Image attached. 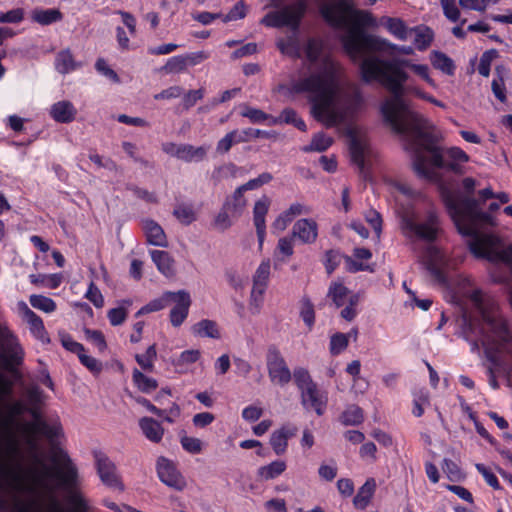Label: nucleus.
<instances>
[{"label":"nucleus","mask_w":512,"mask_h":512,"mask_svg":"<svg viewBox=\"0 0 512 512\" xmlns=\"http://www.w3.org/2000/svg\"><path fill=\"white\" fill-rule=\"evenodd\" d=\"M350 334L336 333L330 340V352L333 355L340 354L348 346Z\"/></svg>","instance_id":"obj_44"},{"label":"nucleus","mask_w":512,"mask_h":512,"mask_svg":"<svg viewBox=\"0 0 512 512\" xmlns=\"http://www.w3.org/2000/svg\"><path fill=\"white\" fill-rule=\"evenodd\" d=\"M94 458L97 473L102 481L108 487L116 488L120 491L124 490V485L120 477L116 473V465L103 452H94Z\"/></svg>","instance_id":"obj_13"},{"label":"nucleus","mask_w":512,"mask_h":512,"mask_svg":"<svg viewBox=\"0 0 512 512\" xmlns=\"http://www.w3.org/2000/svg\"><path fill=\"white\" fill-rule=\"evenodd\" d=\"M271 4L279 9L268 13L262 23L268 29L288 27L296 30L307 10L306 0H296L289 5H283L284 0H270Z\"/></svg>","instance_id":"obj_8"},{"label":"nucleus","mask_w":512,"mask_h":512,"mask_svg":"<svg viewBox=\"0 0 512 512\" xmlns=\"http://www.w3.org/2000/svg\"><path fill=\"white\" fill-rule=\"evenodd\" d=\"M170 302H174L175 306L170 311V321L174 327L180 326L187 318L189 307L191 305L190 294L185 290L177 292H167Z\"/></svg>","instance_id":"obj_15"},{"label":"nucleus","mask_w":512,"mask_h":512,"mask_svg":"<svg viewBox=\"0 0 512 512\" xmlns=\"http://www.w3.org/2000/svg\"><path fill=\"white\" fill-rule=\"evenodd\" d=\"M243 194L244 191L239 186L234 191L233 195L228 197L224 202L225 209H230V214L231 217L233 218H238L242 214L247 204V200L245 199Z\"/></svg>","instance_id":"obj_28"},{"label":"nucleus","mask_w":512,"mask_h":512,"mask_svg":"<svg viewBox=\"0 0 512 512\" xmlns=\"http://www.w3.org/2000/svg\"><path fill=\"white\" fill-rule=\"evenodd\" d=\"M139 427L145 437L153 442L159 443L164 435V428L161 423L151 417H142L139 420Z\"/></svg>","instance_id":"obj_23"},{"label":"nucleus","mask_w":512,"mask_h":512,"mask_svg":"<svg viewBox=\"0 0 512 512\" xmlns=\"http://www.w3.org/2000/svg\"><path fill=\"white\" fill-rule=\"evenodd\" d=\"M205 90L203 88H199L196 90H189L188 92H183L182 98V107L184 110H189L192 108L199 100L204 97Z\"/></svg>","instance_id":"obj_46"},{"label":"nucleus","mask_w":512,"mask_h":512,"mask_svg":"<svg viewBox=\"0 0 512 512\" xmlns=\"http://www.w3.org/2000/svg\"><path fill=\"white\" fill-rule=\"evenodd\" d=\"M183 94V88L181 86L175 85L171 86L167 89L162 90L160 93L154 95L155 100H169L178 98Z\"/></svg>","instance_id":"obj_57"},{"label":"nucleus","mask_w":512,"mask_h":512,"mask_svg":"<svg viewBox=\"0 0 512 512\" xmlns=\"http://www.w3.org/2000/svg\"><path fill=\"white\" fill-rule=\"evenodd\" d=\"M301 400L306 409H313L319 416L324 413L327 398L316 384L301 391Z\"/></svg>","instance_id":"obj_17"},{"label":"nucleus","mask_w":512,"mask_h":512,"mask_svg":"<svg viewBox=\"0 0 512 512\" xmlns=\"http://www.w3.org/2000/svg\"><path fill=\"white\" fill-rule=\"evenodd\" d=\"M13 393V383L0 373V402ZM28 406L21 400H15L7 406L8 413L3 415L0 411V487L10 481L4 473V468L13 472L22 473L21 464L16 461L20 448L14 433L16 418L27 413Z\"/></svg>","instance_id":"obj_6"},{"label":"nucleus","mask_w":512,"mask_h":512,"mask_svg":"<svg viewBox=\"0 0 512 512\" xmlns=\"http://www.w3.org/2000/svg\"><path fill=\"white\" fill-rule=\"evenodd\" d=\"M187 68L186 60L183 56H175L170 58L161 68L166 73H180Z\"/></svg>","instance_id":"obj_45"},{"label":"nucleus","mask_w":512,"mask_h":512,"mask_svg":"<svg viewBox=\"0 0 512 512\" xmlns=\"http://www.w3.org/2000/svg\"><path fill=\"white\" fill-rule=\"evenodd\" d=\"M25 317L30 325L31 332L42 342L49 343L50 339L45 331L42 319L25 304Z\"/></svg>","instance_id":"obj_27"},{"label":"nucleus","mask_w":512,"mask_h":512,"mask_svg":"<svg viewBox=\"0 0 512 512\" xmlns=\"http://www.w3.org/2000/svg\"><path fill=\"white\" fill-rule=\"evenodd\" d=\"M297 429L295 427H281L274 431L270 436V444L277 455L285 453L288 445V439L296 434Z\"/></svg>","instance_id":"obj_21"},{"label":"nucleus","mask_w":512,"mask_h":512,"mask_svg":"<svg viewBox=\"0 0 512 512\" xmlns=\"http://www.w3.org/2000/svg\"><path fill=\"white\" fill-rule=\"evenodd\" d=\"M349 137V151L352 162L357 165L361 178L365 181L370 179V174L366 164V157L369 153L367 141L358 135L354 129L347 130Z\"/></svg>","instance_id":"obj_12"},{"label":"nucleus","mask_w":512,"mask_h":512,"mask_svg":"<svg viewBox=\"0 0 512 512\" xmlns=\"http://www.w3.org/2000/svg\"><path fill=\"white\" fill-rule=\"evenodd\" d=\"M498 0H459V5L466 10L484 12L491 3Z\"/></svg>","instance_id":"obj_47"},{"label":"nucleus","mask_w":512,"mask_h":512,"mask_svg":"<svg viewBox=\"0 0 512 512\" xmlns=\"http://www.w3.org/2000/svg\"><path fill=\"white\" fill-rule=\"evenodd\" d=\"M365 219L372 226L377 237H379L382 231V218L380 213L374 209H370L366 212Z\"/></svg>","instance_id":"obj_55"},{"label":"nucleus","mask_w":512,"mask_h":512,"mask_svg":"<svg viewBox=\"0 0 512 512\" xmlns=\"http://www.w3.org/2000/svg\"><path fill=\"white\" fill-rule=\"evenodd\" d=\"M24 12L20 8L10 10L6 13H0L1 23H19L23 20Z\"/></svg>","instance_id":"obj_58"},{"label":"nucleus","mask_w":512,"mask_h":512,"mask_svg":"<svg viewBox=\"0 0 512 512\" xmlns=\"http://www.w3.org/2000/svg\"><path fill=\"white\" fill-rule=\"evenodd\" d=\"M427 133H431L436 139L429 143V141L417 133L412 127L407 128V132L402 135L409 138L408 148L412 151L413 169L415 173L426 180H435L437 177L436 172L427 167V157L424 151L430 154V163L433 167L438 169H445L456 174L462 173L460 163H465L469 160L468 155L458 147H452L444 151L438 142L441 140L440 133L436 128L427 120Z\"/></svg>","instance_id":"obj_4"},{"label":"nucleus","mask_w":512,"mask_h":512,"mask_svg":"<svg viewBox=\"0 0 512 512\" xmlns=\"http://www.w3.org/2000/svg\"><path fill=\"white\" fill-rule=\"evenodd\" d=\"M242 116L249 118L254 123H260L268 119V115L260 109L247 107Z\"/></svg>","instance_id":"obj_63"},{"label":"nucleus","mask_w":512,"mask_h":512,"mask_svg":"<svg viewBox=\"0 0 512 512\" xmlns=\"http://www.w3.org/2000/svg\"><path fill=\"white\" fill-rule=\"evenodd\" d=\"M24 351L13 332L6 326L0 325V362L5 370L20 378L17 367L22 365Z\"/></svg>","instance_id":"obj_9"},{"label":"nucleus","mask_w":512,"mask_h":512,"mask_svg":"<svg viewBox=\"0 0 512 512\" xmlns=\"http://www.w3.org/2000/svg\"><path fill=\"white\" fill-rule=\"evenodd\" d=\"M77 66L69 50H63L57 55L56 69L61 74H66L76 69Z\"/></svg>","instance_id":"obj_37"},{"label":"nucleus","mask_w":512,"mask_h":512,"mask_svg":"<svg viewBox=\"0 0 512 512\" xmlns=\"http://www.w3.org/2000/svg\"><path fill=\"white\" fill-rule=\"evenodd\" d=\"M349 293V289L342 283L333 282L329 286L327 297L339 308L346 303Z\"/></svg>","instance_id":"obj_32"},{"label":"nucleus","mask_w":512,"mask_h":512,"mask_svg":"<svg viewBox=\"0 0 512 512\" xmlns=\"http://www.w3.org/2000/svg\"><path fill=\"white\" fill-rule=\"evenodd\" d=\"M318 8L322 18L334 28H346L349 32H360L364 29L406 32V26L401 19H376L372 13L355 8L354 0H320Z\"/></svg>","instance_id":"obj_5"},{"label":"nucleus","mask_w":512,"mask_h":512,"mask_svg":"<svg viewBox=\"0 0 512 512\" xmlns=\"http://www.w3.org/2000/svg\"><path fill=\"white\" fill-rule=\"evenodd\" d=\"M303 34H288L287 40L277 42L283 54L299 58L306 54L312 63L322 60L321 72L312 74L292 84L294 93H311V113L314 118L326 127H333L342 121V115L333 108L337 92L339 65L328 54V46L320 37L302 38Z\"/></svg>","instance_id":"obj_2"},{"label":"nucleus","mask_w":512,"mask_h":512,"mask_svg":"<svg viewBox=\"0 0 512 512\" xmlns=\"http://www.w3.org/2000/svg\"><path fill=\"white\" fill-rule=\"evenodd\" d=\"M156 467L161 482L176 491L185 489L187 485L186 480L171 460L161 456L157 460Z\"/></svg>","instance_id":"obj_14"},{"label":"nucleus","mask_w":512,"mask_h":512,"mask_svg":"<svg viewBox=\"0 0 512 512\" xmlns=\"http://www.w3.org/2000/svg\"><path fill=\"white\" fill-rule=\"evenodd\" d=\"M293 378L300 391L315 385L308 370L302 367L294 369Z\"/></svg>","instance_id":"obj_41"},{"label":"nucleus","mask_w":512,"mask_h":512,"mask_svg":"<svg viewBox=\"0 0 512 512\" xmlns=\"http://www.w3.org/2000/svg\"><path fill=\"white\" fill-rule=\"evenodd\" d=\"M84 333L86 338L91 341L99 349L100 352H103L106 349V340L104 334L101 331L86 328Z\"/></svg>","instance_id":"obj_49"},{"label":"nucleus","mask_w":512,"mask_h":512,"mask_svg":"<svg viewBox=\"0 0 512 512\" xmlns=\"http://www.w3.org/2000/svg\"><path fill=\"white\" fill-rule=\"evenodd\" d=\"M132 379L137 388L143 393H150L158 387L154 378L144 375L138 369H134Z\"/></svg>","instance_id":"obj_33"},{"label":"nucleus","mask_w":512,"mask_h":512,"mask_svg":"<svg viewBox=\"0 0 512 512\" xmlns=\"http://www.w3.org/2000/svg\"><path fill=\"white\" fill-rule=\"evenodd\" d=\"M270 275V261H263L256 270V273L253 277V282L259 283V286L262 284L267 285V281Z\"/></svg>","instance_id":"obj_52"},{"label":"nucleus","mask_w":512,"mask_h":512,"mask_svg":"<svg viewBox=\"0 0 512 512\" xmlns=\"http://www.w3.org/2000/svg\"><path fill=\"white\" fill-rule=\"evenodd\" d=\"M180 442L182 447L189 453L197 454L202 450V442L198 438L182 436Z\"/></svg>","instance_id":"obj_53"},{"label":"nucleus","mask_w":512,"mask_h":512,"mask_svg":"<svg viewBox=\"0 0 512 512\" xmlns=\"http://www.w3.org/2000/svg\"><path fill=\"white\" fill-rule=\"evenodd\" d=\"M173 215L184 225H189L196 219L192 207L185 204L178 205L174 209Z\"/></svg>","instance_id":"obj_39"},{"label":"nucleus","mask_w":512,"mask_h":512,"mask_svg":"<svg viewBox=\"0 0 512 512\" xmlns=\"http://www.w3.org/2000/svg\"><path fill=\"white\" fill-rule=\"evenodd\" d=\"M151 258L163 275L166 277L175 275L174 259L167 251L153 250L151 251Z\"/></svg>","instance_id":"obj_24"},{"label":"nucleus","mask_w":512,"mask_h":512,"mask_svg":"<svg viewBox=\"0 0 512 512\" xmlns=\"http://www.w3.org/2000/svg\"><path fill=\"white\" fill-rule=\"evenodd\" d=\"M376 489V483L373 478H369L366 482L359 488L356 496L353 499V504L357 509L363 510L365 509Z\"/></svg>","instance_id":"obj_25"},{"label":"nucleus","mask_w":512,"mask_h":512,"mask_svg":"<svg viewBox=\"0 0 512 512\" xmlns=\"http://www.w3.org/2000/svg\"><path fill=\"white\" fill-rule=\"evenodd\" d=\"M85 296L90 302L93 303V305L95 307H97V308L103 307L104 298L94 282L90 283L88 291Z\"/></svg>","instance_id":"obj_56"},{"label":"nucleus","mask_w":512,"mask_h":512,"mask_svg":"<svg viewBox=\"0 0 512 512\" xmlns=\"http://www.w3.org/2000/svg\"><path fill=\"white\" fill-rule=\"evenodd\" d=\"M292 235L302 243L311 244L315 242L318 235L317 223L312 219H300L293 225Z\"/></svg>","instance_id":"obj_18"},{"label":"nucleus","mask_w":512,"mask_h":512,"mask_svg":"<svg viewBox=\"0 0 512 512\" xmlns=\"http://www.w3.org/2000/svg\"><path fill=\"white\" fill-rule=\"evenodd\" d=\"M193 332L200 337H208L212 339L220 338L217 323L213 320L204 319L193 326Z\"/></svg>","instance_id":"obj_30"},{"label":"nucleus","mask_w":512,"mask_h":512,"mask_svg":"<svg viewBox=\"0 0 512 512\" xmlns=\"http://www.w3.org/2000/svg\"><path fill=\"white\" fill-rule=\"evenodd\" d=\"M50 114L56 122L70 123L75 119L77 110L71 102L64 100L53 104Z\"/></svg>","instance_id":"obj_22"},{"label":"nucleus","mask_w":512,"mask_h":512,"mask_svg":"<svg viewBox=\"0 0 512 512\" xmlns=\"http://www.w3.org/2000/svg\"><path fill=\"white\" fill-rule=\"evenodd\" d=\"M127 314V310L124 307H117L110 309L107 317L112 326H119L125 322Z\"/></svg>","instance_id":"obj_51"},{"label":"nucleus","mask_w":512,"mask_h":512,"mask_svg":"<svg viewBox=\"0 0 512 512\" xmlns=\"http://www.w3.org/2000/svg\"><path fill=\"white\" fill-rule=\"evenodd\" d=\"M80 362L92 372H99L102 368L101 362L94 357L86 355L84 352L78 355Z\"/></svg>","instance_id":"obj_64"},{"label":"nucleus","mask_w":512,"mask_h":512,"mask_svg":"<svg viewBox=\"0 0 512 512\" xmlns=\"http://www.w3.org/2000/svg\"><path fill=\"white\" fill-rule=\"evenodd\" d=\"M286 469L284 461L277 460L258 469L257 475L260 480L268 481L277 478Z\"/></svg>","instance_id":"obj_29"},{"label":"nucleus","mask_w":512,"mask_h":512,"mask_svg":"<svg viewBox=\"0 0 512 512\" xmlns=\"http://www.w3.org/2000/svg\"><path fill=\"white\" fill-rule=\"evenodd\" d=\"M343 36L346 52L353 61L360 62L361 80L364 83L378 81L391 93V97L383 102L380 109L384 121L396 134L406 133L407 128L412 127L431 144L436 137L425 130L427 119L411 110L408 102L404 99L405 92L413 89L404 86L409 75L403 68H411L417 75L434 86V82L428 74V66L413 64L407 59L386 60L380 58L376 54L380 50V45L373 34H343Z\"/></svg>","instance_id":"obj_1"},{"label":"nucleus","mask_w":512,"mask_h":512,"mask_svg":"<svg viewBox=\"0 0 512 512\" xmlns=\"http://www.w3.org/2000/svg\"><path fill=\"white\" fill-rule=\"evenodd\" d=\"M431 63L435 69H438L447 75L454 74L455 65L453 60L442 52L433 51L431 55Z\"/></svg>","instance_id":"obj_31"},{"label":"nucleus","mask_w":512,"mask_h":512,"mask_svg":"<svg viewBox=\"0 0 512 512\" xmlns=\"http://www.w3.org/2000/svg\"><path fill=\"white\" fill-rule=\"evenodd\" d=\"M95 68L99 73L103 74L105 77L109 78L114 83L120 82L117 73L107 65L106 61L103 58H99L96 61Z\"/></svg>","instance_id":"obj_54"},{"label":"nucleus","mask_w":512,"mask_h":512,"mask_svg":"<svg viewBox=\"0 0 512 512\" xmlns=\"http://www.w3.org/2000/svg\"><path fill=\"white\" fill-rule=\"evenodd\" d=\"M171 148H175L174 156L185 162L201 161L206 156V149L203 147H194L189 144L176 145L170 143Z\"/></svg>","instance_id":"obj_20"},{"label":"nucleus","mask_w":512,"mask_h":512,"mask_svg":"<svg viewBox=\"0 0 512 512\" xmlns=\"http://www.w3.org/2000/svg\"><path fill=\"white\" fill-rule=\"evenodd\" d=\"M25 397L27 406H42L45 402V395L38 385H30L25 389Z\"/></svg>","instance_id":"obj_38"},{"label":"nucleus","mask_w":512,"mask_h":512,"mask_svg":"<svg viewBox=\"0 0 512 512\" xmlns=\"http://www.w3.org/2000/svg\"><path fill=\"white\" fill-rule=\"evenodd\" d=\"M477 471L482 474L488 485H490L494 489H500L499 482L497 480V477L490 472L483 464H476L475 465Z\"/></svg>","instance_id":"obj_61"},{"label":"nucleus","mask_w":512,"mask_h":512,"mask_svg":"<svg viewBox=\"0 0 512 512\" xmlns=\"http://www.w3.org/2000/svg\"><path fill=\"white\" fill-rule=\"evenodd\" d=\"M339 253L334 250H328L325 253V268L328 274H331L339 264Z\"/></svg>","instance_id":"obj_62"},{"label":"nucleus","mask_w":512,"mask_h":512,"mask_svg":"<svg viewBox=\"0 0 512 512\" xmlns=\"http://www.w3.org/2000/svg\"><path fill=\"white\" fill-rule=\"evenodd\" d=\"M270 199L267 196H262L259 200L255 202L253 208V220L256 228V233L259 241L260 248L262 247L264 238H265V216L268 213L270 206Z\"/></svg>","instance_id":"obj_16"},{"label":"nucleus","mask_w":512,"mask_h":512,"mask_svg":"<svg viewBox=\"0 0 512 512\" xmlns=\"http://www.w3.org/2000/svg\"><path fill=\"white\" fill-rule=\"evenodd\" d=\"M333 143V138L327 136L326 134L320 132L313 136L311 143L308 146H304L302 150L304 152H323L326 151Z\"/></svg>","instance_id":"obj_34"},{"label":"nucleus","mask_w":512,"mask_h":512,"mask_svg":"<svg viewBox=\"0 0 512 512\" xmlns=\"http://www.w3.org/2000/svg\"><path fill=\"white\" fill-rule=\"evenodd\" d=\"M52 462L62 469L48 466L39 456L34 455L33 467L25 475L4 468V473L10 481L3 485L16 493H26L34 497L33 504L45 512H64L55 491L56 487L50 482L57 479L59 484L68 491V502L74 512H88V504L83 495L75 490L78 481V471L69 455L61 448L55 449Z\"/></svg>","instance_id":"obj_3"},{"label":"nucleus","mask_w":512,"mask_h":512,"mask_svg":"<svg viewBox=\"0 0 512 512\" xmlns=\"http://www.w3.org/2000/svg\"><path fill=\"white\" fill-rule=\"evenodd\" d=\"M470 300L482 318V332L486 334L487 340L489 341L491 338L492 341L499 343L508 342L509 332L507 325L500 315L496 303L485 300L479 290H474L471 293Z\"/></svg>","instance_id":"obj_7"},{"label":"nucleus","mask_w":512,"mask_h":512,"mask_svg":"<svg viewBox=\"0 0 512 512\" xmlns=\"http://www.w3.org/2000/svg\"><path fill=\"white\" fill-rule=\"evenodd\" d=\"M30 303L34 308L47 313L53 312L56 309L55 302L51 298L42 295H32Z\"/></svg>","instance_id":"obj_43"},{"label":"nucleus","mask_w":512,"mask_h":512,"mask_svg":"<svg viewBox=\"0 0 512 512\" xmlns=\"http://www.w3.org/2000/svg\"><path fill=\"white\" fill-rule=\"evenodd\" d=\"M496 56H497V51L493 50V49L485 51L482 54V56L480 58V63H479V66H478V72H479L480 75H482L483 77H488L489 76L491 61Z\"/></svg>","instance_id":"obj_48"},{"label":"nucleus","mask_w":512,"mask_h":512,"mask_svg":"<svg viewBox=\"0 0 512 512\" xmlns=\"http://www.w3.org/2000/svg\"><path fill=\"white\" fill-rule=\"evenodd\" d=\"M32 19L40 24H51L61 19V13L57 9H36L32 12Z\"/></svg>","instance_id":"obj_35"},{"label":"nucleus","mask_w":512,"mask_h":512,"mask_svg":"<svg viewBox=\"0 0 512 512\" xmlns=\"http://www.w3.org/2000/svg\"><path fill=\"white\" fill-rule=\"evenodd\" d=\"M403 225L406 230L413 233L416 237L427 242H433L437 238L439 230V219L437 214L430 210L424 219H416L413 216H405Z\"/></svg>","instance_id":"obj_10"},{"label":"nucleus","mask_w":512,"mask_h":512,"mask_svg":"<svg viewBox=\"0 0 512 512\" xmlns=\"http://www.w3.org/2000/svg\"><path fill=\"white\" fill-rule=\"evenodd\" d=\"M127 189L132 191L133 194L137 198H140V199H142V200H144V201H146L148 203H156L157 202V197L155 196V194L152 193V192H149L146 189H143V188H140V187H137V186H134V185L128 186Z\"/></svg>","instance_id":"obj_59"},{"label":"nucleus","mask_w":512,"mask_h":512,"mask_svg":"<svg viewBox=\"0 0 512 512\" xmlns=\"http://www.w3.org/2000/svg\"><path fill=\"white\" fill-rule=\"evenodd\" d=\"M156 355V346L153 344L147 348L145 354H137L135 359L144 370L151 371L153 369V360L156 358Z\"/></svg>","instance_id":"obj_42"},{"label":"nucleus","mask_w":512,"mask_h":512,"mask_svg":"<svg viewBox=\"0 0 512 512\" xmlns=\"http://www.w3.org/2000/svg\"><path fill=\"white\" fill-rule=\"evenodd\" d=\"M442 9L444 11L445 16L453 21L456 22L459 19L460 12L456 5L455 0H440Z\"/></svg>","instance_id":"obj_50"},{"label":"nucleus","mask_w":512,"mask_h":512,"mask_svg":"<svg viewBox=\"0 0 512 512\" xmlns=\"http://www.w3.org/2000/svg\"><path fill=\"white\" fill-rule=\"evenodd\" d=\"M170 303V297L167 296V292L163 294L161 298L154 299L144 306V310L151 312H156L162 310Z\"/></svg>","instance_id":"obj_60"},{"label":"nucleus","mask_w":512,"mask_h":512,"mask_svg":"<svg viewBox=\"0 0 512 512\" xmlns=\"http://www.w3.org/2000/svg\"><path fill=\"white\" fill-rule=\"evenodd\" d=\"M363 419V410L357 405L348 406L340 417L341 422L346 426L358 425L363 422Z\"/></svg>","instance_id":"obj_36"},{"label":"nucleus","mask_w":512,"mask_h":512,"mask_svg":"<svg viewBox=\"0 0 512 512\" xmlns=\"http://www.w3.org/2000/svg\"><path fill=\"white\" fill-rule=\"evenodd\" d=\"M266 365L271 382L285 386L291 381V371L279 348L274 344L267 348Z\"/></svg>","instance_id":"obj_11"},{"label":"nucleus","mask_w":512,"mask_h":512,"mask_svg":"<svg viewBox=\"0 0 512 512\" xmlns=\"http://www.w3.org/2000/svg\"><path fill=\"white\" fill-rule=\"evenodd\" d=\"M143 230L145 232L147 241L151 245L159 246V247H167L168 242L166 239V235L162 227L151 219H146L143 221Z\"/></svg>","instance_id":"obj_19"},{"label":"nucleus","mask_w":512,"mask_h":512,"mask_svg":"<svg viewBox=\"0 0 512 512\" xmlns=\"http://www.w3.org/2000/svg\"><path fill=\"white\" fill-rule=\"evenodd\" d=\"M301 311L300 316L303 319L304 323L308 326L309 329H311L314 325L315 321V312H314V306L309 298L303 297L301 300Z\"/></svg>","instance_id":"obj_40"},{"label":"nucleus","mask_w":512,"mask_h":512,"mask_svg":"<svg viewBox=\"0 0 512 512\" xmlns=\"http://www.w3.org/2000/svg\"><path fill=\"white\" fill-rule=\"evenodd\" d=\"M303 206L300 203L292 204L287 210L281 213L273 222L272 229L275 232H281L286 229L287 225L297 215L302 214Z\"/></svg>","instance_id":"obj_26"}]
</instances>
